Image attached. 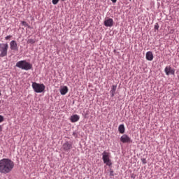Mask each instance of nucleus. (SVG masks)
<instances>
[{
	"label": "nucleus",
	"instance_id": "11",
	"mask_svg": "<svg viewBox=\"0 0 179 179\" xmlns=\"http://www.w3.org/2000/svg\"><path fill=\"white\" fill-rule=\"evenodd\" d=\"M145 58L147 61H153V52L152 51H148L146 52Z\"/></svg>",
	"mask_w": 179,
	"mask_h": 179
},
{
	"label": "nucleus",
	"instance_id": "4",
	"mask_svg": "<svg viewBox=\"0 0 179 179\" xmlns=\"http://www.w3.org/2000/svg\"><path fill=\"white\" fill-rule=\"evenodd\" d=\"M102 160L104 164H106V166H108L109 167H110V166H113L111 159H110V152H108L106 150L103 151L102 153Z\"/></svg>",
	"mask_w": 179,
	"mask_h": 179
},
{
	"label": "nucleus",
	"instance_id": "6",
	"mask_svg": "<svg viewBox=\"0 0 179 179\" xmlns=\"http://www.w3.org/2000/svg\"><path fill=\"white\" fill-rule=\"evenodd\" d=\"M120 142L122 143H132V139L127 134H123L120 137Z\"/></svg>",
	"mask_w": 179,
	"mask_h": 179
},
{
	"label": "nucleus",
	"instance_id": "23",
	"mask_svg": "<svg viewBox=\"0 0 179 179\" xmlns=\"http://www.w3.org/2000/svg\"><path fill=\"white\" fill-rule=\"evenodd\" d=\"M73 136H74L75 138H78V133L73 131Z\"/></svg>",
	"mask_w": 179,
	"mask_h": 179
},
{
	"label": "nucleus",
	"instance_id": "15",
	"mask_svg": "<svg viewBox=\"0 0 179 179\" xmlns=\"http://www.w3.org/2000/svg\"><path fill=\"white\" fill-rule=\"evenodd\" d=\"M118 131L120 134H124L125 133V126L124 124H120L118 127Z\"/></svg>",
	"mask_w": 179,
	"mask_h": 179
},
{
	"label": "nucleus",
	"instance_id": "9",
	"mask_svg": "<svg viewBox=\"0 0 179 179\" xmlns=\"http://www.w3.org/2000/svg\"><path fill=\"white\" fill-rule=\"evenodd\" d=\"M10 48L12 51H17L19 48L17 47V43H16V41H11L10 42Z\"/></svg>",
	"mask_w": 179,
	"mask_h": 179
},
{
	"label": "nucleus",
	"instance_id": "16",
	"mask_svg": "<svg viewBox=\"0 0 179 179\" xmlns=\"http://www.w3.org/2000/svg\"><path fill=\"white\" fill-rule=\"evenodd\" d=\"M34 43H36V39L29 38L27 40L28 44H34Z\"/></svg>",
	"mask_w": 179,
	"mask_h": 179
},
{
	"label": "nucleus",
	"instance_id": "22",
	"mask_svg": "<svg viewBox=\"0 0 179 179\" xmlns=\"http://www.w3.org/2000/svg\"><path fill=\"white\" fill-rule=\"evenodd\" d=\"M10 38H12V35H8L7 36L5 37V40H10Z\"/></svg>",
	"mask_w": 179,
	"mask_h": 179
},
{
	"label": "nucleus",
	"instance_id": "20",
	"mask_svg": "<svg viewBox=\"0 0 179 179\" xmlns=\"http://www.w3.org/2000/svg\"><path fill=\"white\" fill-rule=\"evenodd\" d=\"M110 176L111 177H114L115 174H114V171H113V169L110 170Z\"/></svg>",
	"mask_w": 179,
	"mask_h": 179
},
{
	"label": "nucleus",
	"instance_id": "19",
	"mask_svg": "<svg viewBox=\"0 0 179 179\" xmlns=\"http://www.w3.org/2000/svg\"><path fill=\"white\" fill-rule=\"evenodd\" d=\"M141 162L143 164H146V163H148V162L146 161V158H141Z\"/></svg>",
	"mask_w": 179,
	"mask_h": 179
},
{
	"label": "nucleus",
	"instance_id": "8",
	"mask_svg": "<svg viewBox=\"0 0 179 179\" xmlns=\"http://www.w3.org/2000/svg\"><path fill=\"white\" fill-rule=\"evenodd\" d=\"M164 72L166 75L169 76V75H174V73H176V70L172 69L171 66H167L164 69Z\"/></svg>",
	"mask_w": 179,
	"mask_h": 179
},
{
	"label": "nucleus",
	"instance_id": "2",
	"mask_svg": "<svg viewBox=\"0 0 179 179\" xmlns=\"http://www.w3.org/2000/svg\"><path fill=\"white\" fill-rule=\"evenodd\" d=\"M15 66L20 68V69H23L24 71H30L33 69V64L27 62L26 60H21L16 63Z\"/></svg>",
	"mask_w": 179,
	"mask_h": 179
},
{
	"label": "nucleus",
	"instance_id": "1",
	"mask_svg": "<svg viewBox=\"0 0 179 179\" xmlns=\"http://www.w3.org/2000/svg\"><path fill=\"white\" fill-rule=\"evenodd\" d=\"M15 167V162L12 159L3 158L0 160V173L9 174Z\"/></svg>",
	"mask_w": 179,
	"mask_h": 179
},
{
	"label": "nucleus",
	"instance_id": "3",
	"mask_svg": "<svg viewBox=\"0 0 179 179\" xmlns=\"http://www.w3.org/2000/svg\"><path fill=\"white\" fill-rule=\"evenodd\" d=\"M32 89L34 90L35 93H43V92L45 90V85H44V84L33 82Z\"/></svg>",
	"mask_w": 179,
	"mask_h": 179
},
{
	"label": "nucleus",
	"instance_id": "7",
	"mask_svg": "<svg viewBox=\"0 0 179 179\" xmlns=\"http://www.w3.org/2000/svg\"><path fill=\"white\" fill-rule=\"evenodd\" d=\"M72 143L69 141H66L62 145V149L64 150V152H71V149H72Z\"/></svg>",
	"mask_w": 179,
	"mask_h": 179
},
{
	"label": "nucleus",
	"instance_id": "17",
	"mask_svg": "<svg viewBox=\"0 0 179 179\" xmlns=\"http://www.w3.org/2000/svg\"><path fill=\"white\" fill-rule=\"evenodd\" d=\"M21 24H22V26H24V27H28V29H30V25H29V24L26 22V21H22L21 22Z\"/></svg>",
	"mask_w": 179,
	"mask_h": 179
},
{
	"label": "nucleus",
	"instance_id": "14",
	"mask_svg": "<svg viewBox=\"0 0 179 179\" xmlns=\"http://www.w3.org/2000/svg\"><path fill=\"white\" fill-rule=\"evenodd\" d=\"M116 90H117V85H113L110 91V97H114V96H115Z\"/></svg>",
	"mask_w": 179,
	"mask_h": 179
},
{
	"label": "nucleus",
	"instance_id": "10",
	"mask_svg": "<svg viewBox=\"0 0 179 179\" xmlns=\"http://www.w3.org/2000/svg\"><path fill=\"white\" fill-rule=\"evenodd\" d=\"M104 26L106 27H113L114 26V20L113 18H109L104 21Z\"/></svg>",
	"mask_w": 179,
	"mask_h": 179
},
{
	"label": "nucleus",
	"instance_id": "18",
	"mask_svg": "<svg viewBox=\"0 0 179 179\" xmlns=\"http://www.w3.org/2000/svg\"><path fill=\"white\" fill-rule=\"evenodd\" d=\"M62 1V2H64L65 0H61ZM58 2H59V0H52V3L53 5H57V3H58Z\"/></svg>",
	"mask_w": 179,
	"mask_h": 179
},
{
	"label": "nucleus",
	"instance_id": "12",
	"mask_svg": "<svg viewBox=\"0 0 179 179\" xmlns=\"http://www.w3.org/2000/svg\"><path fill=\"white\" fill-rule=\"evenodd\" d=\"M80 117L79 115H71V117H70V121L71 122H78V121H79L80 120Z\"/></svg>",
	"mask_w": 179,
	"mask_h": 179
},
{
	"label": "nucleus",
	"instance_id": "25",
	"mask_svg": "<svg viewBox=\"0 0 179 179\" xmlns=\"http://www.w3.org/2000/svg\"><path fill=\"white\" fill-rule=\"evenodd\" d=\"M113 3H115L117 2V0H110Z\"/></svg>",
	"mask_w": 179,
	"mask_h": 179
},
{
	"label": "nucleus",
	"instance_id": "21",
	"mask_svg": "<svg viewBox=\"0 0 179 179\" xmlns=\"http://www.w3.org/2000/svg\"><path fill=\"white\" fill-rule=\"evenodd\" d=\"M159 23L157 22V23L155 24L154 28H155V30H159Z\"/></svg>",
	"mask_w": 179,
	"mask_h": 179
},
{
	"label": "nucleus",
	"instance_id": "27",
	"mask_svg": "<svg viewBox=\"0 0 179 179\" xmlns=\"http://www.w3.org/2000/svg\"><path fill=\"white\" fill-rule=\"evenodd\" d=\"M129 1H132V0H129Z\"/></svg>",
	"mask_w": 179,
	"mask_h": 179
},
{
	"label": "nucleus",
	"instance_id": "13",
	"mask_svg": "<svg viewBox=\"0 0 179 179\" xmlns=\"http://www.w3.org/2000/svg\"><path fill=\"white\" fill-rule=\"evenodd\" d=\"M68 92H69L68 87L64 86L60 90V94H62V96H65V94H66V93H68Z\"/></svg>",
	"mask_w": 179,
	"mask_h": 179
},
{
	"label": "nucleus",
	"instance_id": "26",
	"mask_svg": "<svg viewBox=\"0 0 179 179\" xmlns=\"http://www.w3.org/2000/svg\"><path fill=\"white\" fill-rule=\"evenodd\" d=\"M2 131V126L0 125V132Z\"/></svg>",
	"mask_w": 179,
	"mask_h": 179
},
{
	"label": "nucleus",
	"instance_id": "5",
	"mask_svg": "<svg viewBox=\"0 0 179 179\" xmlns=\"http://www.w3.org/2000/svg\"><path fill=\"white\" fill-rule=\"evenodd\" d=\"M9 48V45L8 43H0V57L3 58L8 55V50Z\"/></svg>",
	"mask_w": 179,
	"mask_h": 179
},
{
	"label": "nucleus",
	"instance_id": "24",
	"mask_svg": "<svg viewBox=\"0 0 179 179\" xmlns=\"http://www.w3.org/2000/svg\"><path fill=\"white\" fill-rule=\"evenodd\" d=\"M3 116L0 115V123L3 122Z\"/></svg>",
	"mask_w": 179,
	"mask_h": 179
}]
</instances>
